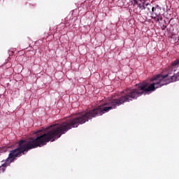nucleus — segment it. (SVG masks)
<instances>
[{
    "instance_id": "obj_1",
    "label": "nucleus",
    "mask_w": 179,
    "mask_h": 179,
    "mask_svg": "<svg viewBox=\"0 0 179 179\" xmlns=\"http://www.w3.org/2000/svg\"><path fill=\"white\" fill-rule=\"evenodd\" d=\"M46 129L48 130L46 133L38 134L36 138H30L28 141L21 140L18 141L17 148L10 151L5 163L0 166V173H3L6 170V167L15 162L16 157H20L22 155H24L25 152L36 149V148H41V146L47 145L48 142H54L66 134L67 131L72 129V117L62 123L51 125Z\"/></svg>"
},
{
    "instance_id": "obj_4",
    "label": "nucleus",
    "mask_w": 179,
    "mask_h": 179,
    "mask_svg": "<svg viewBox=\"0 0 179 179\" xmlns=\"http://www.w3.org/2000/svg\"><path fill=\"white\" fill-rule=\"evenodd\" d=\"M145 4V3L138 4L137 8H139L140 12H141V10H143L146 9V6Z\"/></svg>"
},
{
    "instance_id": "obj_5",
    "label": "nucleus",
    "mask_w": 179,
    "mask_h": 179,
    "mask_svg": "<svg viewBox=\"0 0 179 179\" xmlns=\"http://www.w3.org/2000/svg\"><path fill=\"white\" fill-rule=\"evenodd\" d=\"M145 9H147L148 12H150V9L152 8V4L148 3H145Z\"/></svg>"
},
{
    "instance_id": "obj_7",
    "label": "nucleus",
    "mask_w": 179,
    "mask_h": 179,
    "mask_svg": "<svg viewBox=\"0 0 179 179\" xmlns=\"http://www.w3.org/2000/svg\"><path fill=\"white\" fill-rule=\"evenodd\" d=\"M152 19H154V20H155V22H159V17L157 16H155V15H152L151 16Z\"/></svg>"
},
{
    "instance_id": "obj_3",
    "label": "nucleus",
    "mask_w": 179,
    "mask_h": 179,
    "mask_svg": "<svg viewBox=\"0 0 179 179\" xmlns=\"http://www.w3.org/2000/svg\"><path fill=\"white\" fill-rule=\"evenodd\" d=\"M162 11V8L157 5L155 7L152 8V15H155V16L160 17V12Z\"/></svg>"
},
{
    "instance_id": "obj_10",
    "label": "nucleus",
    "mask_w": 179,
    "mask_h": 179,
    "mask_svg": "<svg viewBox=\"0 0 179 179\" xmlns=\"http://www.w3.org/2000/svg\"><path fill=\"white\" fill-rule=\"evenodd\" d=\"M134 1V3H136L138 2V0H133Z\"/></svg>"
},
{
    "instance_id": "obj_2",
    "label": "nucleus",
    "mask_w": 179,
    "mask_h": 179,
    "mask_svg": "<svg viewBox=\"0 0 179 179\" xmlns=\"http://www.w3.org/2000/svg\"><path fill=\"white\" fill-rule=\"evenodd\" d=\"M179 66V58L172 62V72H176V69ZM179 80V72L172 76V82Z\"/></svg>"
},
{
    "instance_id": "obj_8",
    "label": "nucleus",
    "mask_w": 179,
    "mask_h": 179,
    "mask_svg": "<svg viewBox=\"0 0 179 179\" xmlns=\"http://www.w3.org/2000/svg\"><path fill=\"white\" fill-rule=\"evenodd\" d=\"M159 19V22H160V20H163V17L162 16V14H160L159 17H158Z\"/></svg>"
},
{
    "instance_id": "obj_9",
    "label": "nucleus",
    "mask_w": 179,
    "mask_h": 179,
    "mask_svg": "<svg viewBox=\"0 0 179 179\" xmlns=\"http://www.w3.org/2000/svg\"><path fill=\"white\" fill-rule=\"evenodd\" d=\"M43 131V130H39V131H38L37 132H36V134H40V132H42Z\"/></svg>"
},
{
    "instance_id": "obj_6",
    "label": "nucleus",
    "mask_w": 179,
    "mask_h": 179,
    "mask_svg": "<svg viewBox=\"0 0 179 179\" xmlns=\"http://www.w3.org/2000/svg\"><path fill=\"white\" fill-rule=\"evenodd\" d=\"M7 150H8L7 147L0 148V153H3V152H6Z\"/></svg>"
}]
</instances>
